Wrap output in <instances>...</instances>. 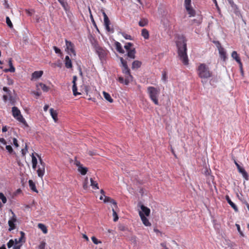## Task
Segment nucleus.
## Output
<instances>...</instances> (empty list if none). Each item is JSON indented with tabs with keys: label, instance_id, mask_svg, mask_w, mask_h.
I'll return each instance as SVG.
<instances>
[{
	"label": "nucleus",
	"instance_id": "nucleus-64",
	"mask_svg": "<svg viewBox=\"0 0 249 249\" xmlns=\"http://www.w3.org/2000/svg\"><path fill=\"white\" fill-rule=\"evenodd\" d=\"M160 245L164 248V249H168V248L166 247L164 243H161Z\"/></svg>",
	"mask_w": 249,
	"mask_h": 249
},
{
	"label": "nucleus",
	"instance_id": "nucleus-23",
	"mask_svg": "<svg viewBox=\"0 0 249 249\" xmlns=\"http://www.w3.org/2000/svg\"><path fill=\"white\" fill-rule=\"evenodd\" d=\"M230 5L231 6L234 13L236 14V15L238 16H241L237 5L234 2H233V4H230Z\"/></svg>",
	"mask_w": 249,
	"mask_h": 249
},
{
	"label": "nucleus",
	"instance_id": "nucleus-21",
	"mask_svg": "<svg viewBox=\"0 0 249 249\" xmlns=\"http://www.w3.org/2000/svg\"><path fill=\"white\" fill-rule=\"evenodd\" d=\"M116 50L121 53H124V51L123 49L122 45L120 43L116 41L115 43Z\"/></svg>",
	"mask_w": 249,
	"mask_h": 249
},
{
	"label": "nucleus",
	"instance_id": "nucleus-19",
	"mask_svg": "<svg viewBox=\"0 0 249 249\" xmlns=\"http://www.w3.org/2000/svg\"><path fill=\"white\" fill-rule=\"evenodd\" d=\"M65 64L67 68L69 69L72 68V65L71 63V61L70 58L69 56L68 55L65 57Z\"/></svg>",
	"mask_w": 249,
	"mask_h": 249
},
{
	"label": "nucleus",
	"instance_id": "nucleus-52",
	"mask_svg": "<svg viewBox=\"0 0 249 249\" xmlns=\"http://www.w3.org/2000/svg\"><path fill=\"white\" fill-rule=\"evenodd\" d=\"M13 144L16 147H18V140L16 138H14L13 139Z\"/></svg>",
	"mask_w": 249,
	"mask_h": 249
},
{
	"label": "nucleus",
	"instance_id": "nucleus-59",
	"mask_svg": "<svg viewBox=\"0 0 249 249\" xmlns=\"http://www.w3.org/2000/svg\"><path fill=\"white\" fill-rule=\"evenodd\" d=\"M3 100L5 102H6L8 100V96L6 95H4L3 96Z\"/></svg>",
	"mask_w": 249,
	"mask_h": 249
},
{
	"label": "nucleus",
	"instance_id": "nucleus-24",
	"mask_svg": "<svg viewBox=\"0 0 249 249\" xmlns=\"http://www.w3.org/2000/svg\"><path fill=\"white\" fill-rule=\"evenodd\" d=\"M36 87L38 89H39V88L40 87L42 89V90L44 92H47L49 90V87L42 83H40L37 84Z\"/></svg>",
	"mask_w": 249,
	"mask_h": 249
},
{
	"label": "nucleus",
	"instance_id": "nucleus-28",
	"mask_svg": "<svg viewBox=\"0 0 249 249\" xmlns=\"http://www.w3.org/2000/svg\"><path fill=\"white\" fill-rule=\"evenodd\" d=\"M29 185L30 189L35 192H37V190L36 189V185L35 183L32 180H29Z\"/></svg>",
	"mask_w": 249,
	"mask_h": 249
},
{
	"label": "nucleus",
	"instance_id": "nucleus-37",
	"mask_svg": "<svg viewBox=\"0 0 249 249\" xmlns=\"http://www.w3.org/2000/svg\"><path fill=\"white\" fill-rule=\"evenodd\" d=\"M133 46V44L131 42L127 43L124 46V49L126 50V51H128L131 50V47Z\"/></svg>",
	"mask_w": 249,
	"mask_h": 249
},
{
	"label": "nucleus",
	"instance_id": "nucleus-33",
	"mask_svg": "<svg viewBox=\"0 0 249 249\" xmlns=\"http://www.w3.org/2000/svg\"><path fill=\"white\" fill-rule=\"evenodd\" d=\"M90 185L92 186V188L94 189H99L98 183L93 180V179L91 178L90 179Z\"/></svg>",
	"mask_w": 249,
	"mask_h": 249
},
{
	"label": "nucleus",
	"instance_id": "nucleus-50",
	"mask_svg": "<svg viewBox=\"0 0 249 249\" xmlns=\"http://www.w3.org/2000/svg\"><path fill=\"white\" fill-rule=\"evenodd\" d=\"M27 152V145H26L25 149H22L21 150V154H22V156H24L26 155Z\"/></svg>",
	"mask_w": 249,
	"mask_h": 249
},
{
	"label": "nucleus",
	"instance_id": "nucleus-47",
	"mask_svg": "<svg viewBox=\"0 0 249 249\" xmlns=\"http://www.w3.org/2000/svg\"><path fill=\"white\" fill-rule=\"evenodd\" d=\"M6 149L8 151L9 153H12L13 151L12 146L10 145H6Z\"/></svg>",
	"mask_w": 249,
	"mask_h": 249
},
{
	"label": "nucleus",
	"instance_id": "nucleus-38",
	"mask_svg": "<svg viewBox=\"0 0 249 249\" xmlns=\"http://www.w3.org/2000/svg\"><path fill=\"white\" fill-rule=\"evenodd\" d=\"M112 212H113V221L116 222L118 220V216L117 215V213L115 211L114 208H112Z\"/></svg>",
	"mask_w": 249,
	"mask_h": 249
},
{
	"label": "nucleus",
	"instance_id": "nucleus-56",
	"mask_svg": "<svg viewBox=\"0 0 249 249\" xmlns=\"http://www.w3.org/2000/svg\"><path fill=\"white\" fill-rule=\"evenodd\" d=\"M0 142L2 143L3 145H6L7 142L4 138H0Z\"/></svg>",
	"mask_w": 249,
	"mask_h": 249
},
{
	"label": "nucleus",
	"instance_id": "nucleus-63",
	"mask_svg": "<svg viewBox=\"0 0 249 249\" xmlns=\"http://www.w3.org/2000/svg\"><path fill=\"white\" fill-rule=\"evenodd\" d=\"M48 108H49V106L48 105H45L44 107V108H43L44 110L45 111H46L48 110Z\"/></svg>",
	"mask_w": 249,
	"mask_h": 249
},
{
	"label": "nucleus",
	"instance_id": "nucleus-49",
	"mask_svg": "<svg viewBox=\"0 0 249 249\" xmlns=\"http://www.w3.org/2000/svg\"><path fill=\"white\" fill-rule=\"evenodd\" d=\"M236 226L237 227V229L238 231V232H239L240 234L242 236H244V235L243 233V232L241 231V229H240V225L239 224H236Z\"/></svg>",
	"mask_w": 249,
	"mask_h": 249
},
{
	"label": "nucleus",
	"instance_id": "nucleus-18",
	"mask_svg": "<svg viewBox=\"0 0 249 249\" xmlns=\"http://www.w3.org/2000/svg\"><path fill=\"white\" fill-rule=\"evenodd\" d=\"M43 71H35L32 73V79H37L40 78L43 74Z\"/></svg>",
	"mask_w": 249,
	"mask_h": 249
},
{
	"label": "nucleus",
	"instance_id": "nucleus-8",
	"mask_svg": "<svg viewBox=\"0 0 249 249\" xmlns=\"http://www.w3.org/2000/svg\"><path fill=\"white\" fill-rule=\"evenodd\" d=\"M101 11L104 17V24L105 26L106 29L108 32H113V30H111V29L110 28L109 24L110 23L107 16V15L104 10L102 9Z\"/></svg>",
	"mask_w": 249,
	"mask_h": 249
},
{
	"label": "nucleus",
	"instance_id": "nucleus-39",
	"mask_svg": "<svg viewBox=\"0 0 249 249\" xmlns=\"http://www.w3.org/2000/svg\"><path fill=\"white\" fill-rule=\"evenodd\" d=\"M6 22L7 25L10 28H12L13 27L12 23L8 17H6Z\"/></svg>",
	"mask_w": 249,
	"mask_h": 249
},
{
	"label": "nucleus",
	"instance_id": "nucleus-34",
	"mask_svg": "<svg viewBox=\"0 0 249 249\" xmlns=\"http://www.w3.org/2000/svg\"><path fill=\"white\" fill-rule=\"evenodd\" d=\"M72 89L73 93L74 96H76L77 95L80 94V93H79L77 91V88L76 84H73Z\"/></svg>",
	"mask_w": 249,
	"mask_h": 249
},
{
	"label": "nucleus",
	"instance_id": "nucleus-1",
	"mask_svg": "<svg viewBox=\"0 0 249 249\" xmlns=\"http://www.w3.org/2000/svg\"><path fill=\"white\" fill-rule=\"evenodd\" d=\"M176 44L179 59L184 65H187L188 64V59L187 54L186 40L184 37L181 36L178 38Z\"/></svg>",
	"mask_w": 249,
	"mask_h": 249
},
{
	"label": "nucleus",
	"instance_id": "nucleus-43",
	"mask_svg": "<svg viewBox=\"0 0 249 249\" xmlns=\"http://www.w3.org/2000/svg\"><path fill=\"white\" fill-rule=\"evenodd\" d=\"M120 59L123 67H126V66H127L126 61L124 60L123 57H120Z\"/></svg>",
	"mask_w": 249,
	"mask_h": 249
},
{
	"label": "nucleus",
	"instance_id": "nucleus-48",
	"mask_svg": "<svg viewBox=\"0 0 249 249\" xmlns=\"http://www.w3.org/2000/svg\"><path fill=\"white\" fill-rule=\"evenodd\" d=\"M32 163H37V159L34 156L33 153L32 154Z\"/></svg>",
	"mask_w": 249,
	"mask_h": 249
},
{
	"label": "nucleus",
	"instance_id": "nucleus-20",
	"mask_svg": "<svg viewBox=\"0 0 249 249\" xmlns=\"http://www.w3.org/2000/svg\"><path fill=\"white\" fill-rule=\"evenodd\" d=\"M50 112L54 122H56L57 121V113L56 111L51 108L50 109Z\"/></svg>",
	"mask_w": 249,
	"mask_h": 249
},
{
	"label": "nucleus",
	"instance_id": "nucleus-29",
	"mask_svg": "<svg viewBox=\"0 0 249 249\" xmlns=\"http://www.w3.org/2000/svg\"><path fill=\"white\" fill-rule=\"evenodd\" d=\"M103 95L104 98L110 103H112L113 101V99L111 97L110 94L105 91H103Z\"/></svg>",
	"mask_w": 249,
	"mask_h": 249
},
{
	"label": "nucleus",
	"instance_id": "nucleus-10",
	"mask_svg": "<svg viewBox=\"0 0 249 249\" xmlns=\"http://www.w3.org/2000/svg\"><path fill=\"white\" fill-rule=\"evenodd\" d=\"M231 56L239 64L240 71H241V73H243V65H242V63L241 61L240 58L239 57L238 54H237V52L236 51H233L231 53Z\"/></svg>",
	"mask_w": 249,
	"mask_h": 249
},
{
	"label": "nucleus",
	"instance_id": "nucleus-55",
	"mask_svg": "<svg viewBox=\"0 0 249 249\" xmlns=\"http://www.w3.org/2000/svg\"><path fill=\"white\" fill-rule=\"evenodd\" d=\"M109 202H110L112 204H113L114 205L115 208H117V202L114 199H111V200L109 201Z\"/></svg>",
	"mask_w": 249,
	"mask_h": 249
},
{
	"label": "nucleus",
	"instance_id": "nucleus-22",
	"mask_svg": "<svg viewBox=\"0 0 249 249\" xmlns=\"http://www.w3.org/2000/svg\"><path fill=\"white\" fill-rule=\"evenodd\" d=\"M45 173V167L43 165V167H39L37 170V175L40 178H42Z\"/></svg>",
	"mask_w": 249,
	"mask_h": 249
},
{
	"label": "nucleus",
	"instance_id": "nucleus-54",
	"mask_svg": "<svg viewBox=\"0 0 249 249\" xmlns=\"http://www.w3.org/2000/svg\"><path fill=\"white\" fill-rule=\"evenodd\" d=\"M74 164H75V165L78 167V168H79V166H82V165L81 164L80 161H78V160H75L74 161Z\"/></svg>",
	"mask_w": 249,
	"mask_h": 249
},
{
	"label": "nucleus",
	"instance_id": "nucleus-2",
	"mask_svg": "<svg viewBox=\"0 0 249 249\" xmlns=\"http://www.w3.org/2000/svg\"><path fill=\"white\" fill-rule=\"evenodd\" d=\"M198 76L203 79H208L212 75L209 67L204 63L200 64L197 68Z\"/></svg>",
	"mask_w": 249,
	"mask_h": 249
},
{
	"label": "nucleus",
	"instance_id": "nucleus-62",
	"mask_svg": "<svg viewBox=\"0 0 249 249\" xmlns=\"http://www.w3.org/2000/svg\"><path fill=\"white\" fill-rule=\"evenodd\" d=\"M7 131V129L6 126H3L2 128V131L3 132H5Z\"/></svg>",
	"mask_w": 249,
	"mask_h": 249
},
{
	"label": "nucleus",
	"instance_id": "nucleus-44",
	"mask_svg": "<svg viewBox=\"0 0 249 249\" xmlns=\"http://www.w3.org/2000/svg\"><path fill=\"white\" fill-rule=\"evenodd\" d=\"M46 243L44 241H42L38 247V249H45Z\"/></svg>",
	"mask_w": 249,
	"mask_h": 249
},
{
	"label": "nucleus",
	"instance_id": "nucleus-12",
	"mask_svg": "<svg viewBox=\"0 0 249 249\" xmlns=\"http://www.w3.org/2000/svg\"><path fill=\"white\" fill-rule=\"evenodd\" d=\"M66 45L67 47V49L68 50H69L71 52V53L74 55H75L76 53L74 50V45L71 41H69L67 40H66Z\"/></svg>",
	"mask_w": 249,
	"mask_h": 249
},
{
	"label": "nucleus",
	"instance_id": "nucleus-36",
	"mask_svg": "<svg viewBox=\"0 0 249 249\" xmlns=\"http://www.w3.org/2000/svg\"><path fill=\"white\" fill-rule=\"evenodd\" d=\"M3 90L5 92H7V93L9 95V100H11V101H12V97L11 95V91L8 89V88H7L6 87H4L3 88Z\"/></svg>",
	"mask_w": 249,
	"mask_h": 249
},
{
	"label": "nucleus",
	"instance_id": "nucleus-15",
	"mask_svg": "<svg viewBox=\"0 0 249 249\" xmlns=\"http://www.w3.org/2000/svg\"><path fill=\"white\" fill-rule=\"evenodd\" d=\"M238 172L242 175L243 177L245 180H248L249 179V176L245 170L242 167L238 169Z\"/></svg>",
	"mask_w": 249,
	"mask_h": 249
},
{
	"label": "nucleus",
	"instance_id": "nucleus-11",
	"mask_svg": "<svg viewBox=\"0 0 249 249\" xmlns=\"http://www.w3.org/2000/svg\"><path fill=\"white\" fill-rule=\"evenodd\" d=\"M139 215L142 222V223L146 226H149L151 225V223L149 222L148 219L145 216L143 213L142 212H139Z\"/></svg>",
	"mask_w": 249,
	"mask_h": 249
},
{
	"label": "nucleus",
	"instance_id": "nucleus-30",
	"mask_svg": "<svg viewBox=\"0 0 249 249\" xmlns=\"http://www.w3.org/2000/svg\"><path fill=\"white\" fill-rule=\"evenodd\" d=\"M16 221L15 219H14L13 220H9L8 221V225L9 226V231H11L15 229L16 226L14 224V222Z\"/></svg>",
	"mask_w": 249,
	"mask_h": 249
},
{
	"label": "nucleus",
	"instance_id": "nucleus-31",
	"mask_svg": "<svg viewBox=\"0 0 249 249\" xmlns=\"http://www.w3.org/2000/svg\"><path fill=\"white\" fill-rule=\"evenodd\" d=\"M78 171L82 175H85L86 174L88 171V168L85 167H83V165L82 166H79V168H78Z\"/></svg>",
	"mask_w": 249,
	"mask_h": 249
},
{
	"label": "nucleus",
	"instance_id": "nucleus-57",
	"mask_svg": "<svg viewBox=\"0 0 249 249\" xmlns=\"http://www.w3.org/2000/svg\"><path fill=\"white\" fill-rule=\"evenodd\" d=\"M118 81H119V82H120L121 83H124V84L125 79H124V78L122 77H119V78H118Z\"/></svg>",
	"mask_w": 249,
	"mask_h": 249
},
{
	"label": "nucleus",
	"instance_id": "nucleus-46",
	"mask_svg": "<svg viewBox=\"0 0 249 249\" xmlns=\"http://www.w3.org/2000/svg\"><path fill=\"white\" fill-rule=\"evenodd\" d=\"M14 241L12 240V239H11L9 241V242L7 243V247L10 249L11 248L12 246H14Z\"/></svg>",
	"mask_w": 249,
	"mask_h": 249
},
{
	"label": "nucleus",
	"instance_id": "nucleus-41",
	"mask_svg": "<svg viewBox=\"0 0 249 249\" xmlns=\"http://www.w3.org/2000/svg\"><path fill=\"white\" fill-rule=\"evenodd\" d=\"M0 199L1 200L3 203L5 204L7 202V199L3 193H0Z\"/></svg>",
	"mask_w": 249,
	"mask_h": 249
},
{
	"label": "nucleus",
	"instance_id": "nucleus-3",
	"mask_svg": "<svg viewBox=\"0 0 249 249\" xmlns=\"http://www.w3.org/2000/svg\"><path fill=\"white\" fill-rule=\"evenodd\" d=\"M147 93L149 94L151 100L156 105H159L158 97L160 94V90L154 87H148L147 88Z\"/></svg>",
	"mask_w": 249,
	"mask_h": 249
},
{
	"label": "nucleus",
	"instance_id": "nucleus-4",
	"mask_svg": "<svg viewBox=\"0 0 249 249\" xmlns=\"http://www.w3.org/2000/svg\"><path fill=\"white\" fill-rule=\"evenodd\" d=\"M94 48L100 60H104L107 54V50L105 48L100 46L98 44H95Z\"/></svg>",
	"mask_w": 249,
	"mask_h": 249
},
{
	"label": "nucleus",
	"instance_id": "nucleus-25",
	"mask_svg": "<svg viewBox=\"0 0 249 249\" xmlns=\"http://www.w3.org/2000/svg\"><path fill=\"white\" fill-rule=\"evenodd\" d=\"M142 65V62L138 60L134 61L132 64V69H135L139 68Z\"/></svg>",
	"mask_w": 249,
	"mask_h": 249
},
{
	"label": "nucleus",
	"instance_id": "nucleus-6",
	"mask_svg": "<svg viewBox=\"0 0 249 249\" xmlns=\"http://www.w3.org/2000/svg\"><path fill=\"white\" fill-rule=\"evenodd\" d=\"M184 6L188 14L190 15V17L195 16L196 12L193 9V8L191 6V0H185Z\"/></svg>",
	"mask_w": 249,
	"mask_h": 249
},
{
	"label": "nucleus",
	"instance_id": "nucleus-42",
	"mask_svg": "<svg viewBox=\"0 0 249 249\" xmlns=\"http://www.w3.org/2000/svg\"><path fill=\"white\" fill-rule=\"evenodd\" d=\"M123 36L126 39L132 40V38L131 36L127 35L124 33H121Z\"/></svg>",
	"mask_w": 249,
	"mask_h": 249
},
{
	"label": "nucleus",
	"instance_id": "nucleus-51",
	"mask_svg": "<svg viewBox=\"0 0 249 249\" xmlns=\"http://www.w3.org/2000/svg\"><path fill=\"white\" fill-rule=\"evenodd\" d=\"M53 49L56 53H61V50L57 47L53 46Z\"/></svg>",
	"mask_w": 249,
	"mask_h": 249
},
{
	"label": "nucleus",
	"instance_id": "nucleus-14",
	"mask_svg": "<svg viewBox=\"0 0 249 249\" xmlns=\"http://www.w3.org/2000/svg\"><path fill=\"white\" fill-rule=\"evenodd\" d=\"M226 199L229 205L233 209L235 212H237L238 211V209L236 205L231 201L230 197L228 196H226Z\"/></svg>",
	"mask_w": 249,
	"mask_h": 249
},
{
	"label": "nucleus",
	"instance_id": "nucleus-7",
	"mask_svg": "<svg viewBox=\"0 0 249 249\" xmlns=\"http://www.w3.org/2000/svg\"><path fill=\"white\" fill-rule=\"evenodd\" d=\"M123 72L125 74L124 84L127 85L129 82L132 80V76L130 74V70L128 66H126V67H123Z\"/></svg>",
	"mask_w": 249,
	"mask_h": 249
},
{
	"label": "nucleus",
	"instance_id": "nucleus-35",
	"mask_svg": "<svg viewBox=\"0 0 249 249\" xmlns=\"http://www.w3.org/2000/svg\"><path fill=\"white\" fill-rule=\"evenodd\" d=\"M161 80L164 82H166L167 80V73L165 71H162V77H161Z\"/></svg>",
	"mask_w": 249,
	"mask_h": 249
},
{
	"label": "nucleus",
	"instance_id": "nucleus-5",
	"mask_svg": "<svg viewBox=\"0 0 249 249\" xmlns=\"http://www.w3.org/2000/svg\"><path fill=\"white\" fill-rule=\"evenodd\" d=\"M12 115L13 117L16 118L19 122L25 123L26 121L22 115L21 114L20 111L16 107H14L12 108Z\"/></svg>",
	"mask_w": 249,
	"mask_h": 249
},
{
	"label": "nucleus",
	"instance_id": "nucleus-17",
	"mask_svg": "<svg viewBox=\"0 0 249 249\" xmlns=\"http://www.w3.org/2000/svg\"><path fill=\"white\" fill-rule=\"evenodd\" d=\"M127 54H126L128 57L131 59H134L135 58L136 50L135 48H133L131 50L127 51Z\"/></svg>",
	"mask_w": 249,
	"mask_h": 249
},
{
	"label": "nucleus",
	"instance_id": "nucleus-27",
	"mask_svg": "<svg viewBox=\"0 0 249 249\" xmlns=\"http://www.w3.org/2000/svg\"><path fill=\"white\" fill-rule=\"evenodd\" d=\"M142 36L145 39L149 38V35L148 31L146 29H143L142 30Z\"/></svg>",
	"mask_w": 249,
	"mask_h": 249
},
{
	"label": "nucleus",
	"instance_id": "nucleus-60",
	"mask_svg": "<svg viewBox=\"0 0 249 249\" xmlns=\"http://www.w3.org/2000/svg\"><path fill=\"white\" fill-rule=\"evenodd\" d=\"M76 80H77V76H73V80H72V83L73 84H76Z\"/></svg>",
	"mask_w": 249,
	"mask_h": 249
},
{
	"label": "nucleus",
	"instance_id": "nucleus-16",
	"mask_svg": "<svg viewBox=\"0 0 249 249\" xmlns=\"http://www.w3.org/2000/svg\"><path fill=\"white\" fill-rule=\"evenodd\" d=\"M8 64L9 66L10 67V68L8 69H5L4 70L5 72H14L15 71V68L13 65L12 62V58H9L8 61Z\"/></svg>",
	"mask_w": 249,
	"mask_h": 249
},
{
	"label": "nucleus",
	"instance_id": "nucleus-45",
	"mask_svg": "<svg viewBox=\"0 0 249 249\" xmlns=\"http://www.w3.org/2000/svg\"><path fill=\"white\" fill-rule=\"evenodd\" d=\"M91 240L94 244L97 245L99 243H101V241H99L95 237L92 236L91 237Z\"/></svg>",
	"mask_w": 249,
	"mask_h": 249
},
{
	"label": "nucleus",
	"instance_id": "nucleus-26",
	"mask_svg": "<svg viewBox=\"0 0 249 249\" xmlns=\"http://www.w3.org/2000/svg\"><path fill=\"white\" fill-rule=\"evenodd\" d=\"M38 228L40 229L43 233L46 234L48 232V230L46 226L42 223H39L37 225Z\"/></svg>",
	"mask_w": 249,
	"mask_h": 249
},
{
	"label": "nucleus",
	"instance_id": "nucleus-9",
	"mask_svg": "<svg viewBox=\"0 0 249 249\" xmlns=\"http://www.w3.org/2000/svg\"><path fill=\"white\" fill-rule=\"evenodd\" d=\"M216 47L218 48L220 58L222 59L223 61H225L227 58V55L225 49L221 47L219 42H217Z\"/></svg>",
	"mask_w": 249,
	"mask_h": 249
},
{
	"label": "nucleus",
	"instance_id": "nucleus-40",
	"mask_svg": "<svg viewBox=\"0 0 249 249\" xmlns=\"http://www.w3.org/2000/svg\"><path fill=\"white\" fill-rule=\"evenodd\" d=\"M88 178L87 177L85 178L84 181L83 182V187L84 189H87L88 188Z\"/></svg>",
	"mask_w": 249,
	"mask_h": 249
},
{
	"label": "nucleus",
	"instance_id": "nucleus-53",
	"mask_svg": "<svg viewBox=\"0 0 249 249\" xmlns=\"http://www.w3.org/2000/svg\"><path fill=\"white\" fill-rule=\"evenodd\" d=\"M105 196V199H104V201L105 202H109V201L111 200V199L112 198H111L110 197H108V196Z\"/></svg>",
	"mask_w": 249,
	"mask_h": 249
},
{
	"label": "nucleus",
	"instance_id": "nucleus-13",
	"mask_svg": "<svg viewBox=\"0 0 249 249\" xmlns=\"http://www.w3.org/2000/svg\"><path fill=\"white\" fill-rule=\"evenodd\" d=\"M140 207L141 209V211L140 212H142L143 213V214L146 216H148L150 215V210L148 207L145 206L144 205L141 204L140 205Z\"/></svg>",
	"mask_w": 249,
	"mask_h": 249
},
{
	"label": "nucleus",
	"instance_id": "nucleus-61",
	"mask_svg": "<svg viewBox=\"0 0 249 249\" xmlns=\"http://www.w3.org/2000/svg\"><path fill=\"white\" fill-rule=\"evenodd\" d=\"M21 245H15L13 249H20Z\"/></svg>",
	"mask_w": 249,
	"mask_h": 249
},
{
	"label": "nucleus",
	"instance_id": "nucleus-32",
	"mask_svg": "<svg viewBox=\"0 0 249 249\" xmlns=\"http://www.w3.org/2000/svg\"><path fill=\"white\" fill-rule=\"evenodd\" d=\"M148 20L145 18L141 19L139 22V25L141 27H144L148 24Z\"/></svg>",
	"mask_w": 249,
	"mask_h": 249
},
{
	"label": "nucleus",
	"instance_id": "nucleus-58",
	"mask_svg": "<svg viewBox=\"0 0 249 249\" xmlns=\"http://www.w3.org/2000/svg\"><path fill=\"white\" fill-rule=\"evenodd\" d=\"M39 162L41 165V167H43V165L45 167V163L41 159L40 157H39Z\"/></svg>",
	"mask_w": 249,
	"mask_h": 249
}]
</instances>
